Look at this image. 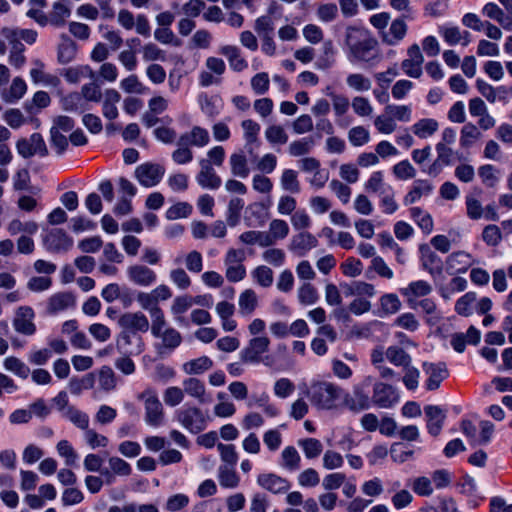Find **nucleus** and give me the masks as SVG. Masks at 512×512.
<instances>
[{
  "instance_id": "nucleus-1",
  "label": "nucleus",
  "mask_w": 512,
  "mask_h": 512,
  "mask_svg": "<svg viewBox=\"0 0 512 512\" xmlns=\"http://www.w3.org/2000/svg\"><path fill=\"white\" fill-rule=\"evenodd\" d=\"M345 44L350 57L355 61L373 63L379 59L377 41L365 29L348 27L345 32Z\"/></svg>"
},
{
  "instance_id": "nucleus-2",
  "label": "nucleus",
  "mask_w": 512,
  "mask_h": 512,
  "mask_svg": "<svg viewBox=\"0 0 512 512\" xmlns=\"http://www.w3.org/2000/svg\"><path fill=\"white\" fill-rule=\"evenodd\" d=\"M307 396L311 404L317 409L332 410L341 405L343 389L334 383L320 381L309 387Z\"/></svg>"
},
{
  "instance_id": "nucleus-3",
  "label": "nucleus",
  "mask_w": 512,
  "mask_h": 512,
  "mask_svg": "<svg viewBox=\"0 0 512 512\" xmlns=\"http://www.w3.org/2000/svg\"><path fill=\"white\" fill-rule=\"evenodd\" d=\"M151 334L161 340L159 343L154 344L155 351L160 358L170 355L182 343L180 332L173 327L167 326L165 317L151 323Z\"/></svg>"
},
{
  "instance_id": "nucleus-4",
  "label": "nucleus",
  "mask_w": 512,
  "mask_h": 512,
  "mask_svg": "<svg viewBox=\"0 0 512 512\" xmlns=\"http://www.w3.org/2000/svg\"><path fill=\"white\" fill-rule=\"evenodd\" d=\"M175 419L190 433L198 434L206 429L209 417L196 406H185L175 412Z\"/></svg>"
},
{
  "instance_id": "nucleus-5",
  "label": "nucleus",
  "mask_w": 512,
  "mask_h": 512,
  "mask_svg": "<svg viewBox=\"0 0 512 512\" xmlns=\"http://www.w3.org/2000/svg\"><path fill=\"white\" fill-rule=\"evenodd\" d=\"M270 339L267 336L251 338L247 345L240 351L239 357L244 364H259L264 362L262 355L269 350Z\"/></svg>"
},
{
  "instance_id": "nucleus-6",
  "label": "nucleus",
  "mask_w": 512,
  "mask_h": 512,
  "mask_svg": "<svg viewBox=\"0 0 512 512\" xmlns=\"http://www.w3.org/2000/svg\"><path fill=\"white\" fill-rule=\"evenodd\" d=\"M245 252L242 249H229L225 256L226 278L230 282H239L246 276V268L242 264L245 260Z\"/></svg>"
},
{
  "instance_id": "nucleus-7",
  "label": "nucleus",
  "mask_w": 512,
  "mask_h": 512,
  "mask_svg": "<svg viewBox=\"0 0 512 512\" xmlns=\"http://www.w3.org/2000/svg\"><path fill=\"white\" fill-rule=\"evenodd\" d=\"M165 168L157 163L146 162L136 167L134 176L140 185L150 188L156 186L163 178Z\"/></svg>"
},
{
  "instance_id": "nucleus-8",
  "label": "nucleus",
  "mask_w": 512,
  "mask_h": 512,
  "mask_svg": "<svg viewBox=\"0 0 512 512\" xmlns=\"http://www.w3.org/2000/svg\"><path fill=\"white\" fill-rule=\"evenodd\" d=\"M372 404L379 408H392L399 402L400 396L396 388L384 382L373 384Z\"/></svg>"
},
{
  "instance_id": "nucleus-9",
  "label": "nucleus",
  "mask_w": 512,
  "mask_h": 512,
  "mask_svg": "<svg viewBox=\"0 0 512 512\" xmlns=\"http://www.w3.org/2000/svg\"><path fill=\"white\" fill-rule=\"evenodd\" d=\"M139 398L145 400V421L148 425L159 426L163 422V406L156 393L151 390L144 391Z\"/></svg>"
},
{
  "instance_id": "nucleus-10",
  "label": "nucleus",
  "mask_w": 512,
  "mask_h": 512,
  "mask_svg": "<svg viewBox=\"0 0 512 512\" xmlns=\"http://www.w3.org/2000/svg\"><path fill=\"white\" fill-rule=\"evenodd\" d=\"M17 152L23 158H30L35 154L46 156L48 150L43 137L39 133H33L29 138H21L16 143Z\"/></svg>"
},
{
  "instance_id": "nucleus-11",
  "label": "nucleus",
  "mask_w": 512,
  "mask_h": 512,
  "mask_svg": "<svg viewBox=\"0 0 512 512\" xmlns=\"http://www.w3.org/2000/svg\"><path fill=\"white\" fill-rule=\"evenodd\" d=\"M43 244L49 252L61 253L73 246V239L64 230L54 228L44 236Z\"/></svg>"
},
{
  "instance_id": "nucleus-12",
  "label": "nucleus",
  "mask_w": 512,
  "mask_h": 512,
  "mask_svg": "<svg viewBox=\"0 0 512 512\" xmlns=\"http://www.w3.org/2000/svg\"><path fill=\"white\" fill-rule=\"evenodd\" d=\"M118 324L123 330H128L134 334L146 333L151 326L146 315L140 311L127 312L120 316Z\"/></svg>"
},
{
  "instance_id": "nucleus-13",
  "label": "nucleus",
  "mask_w": 512,
  "mask_h": 512,
  "mask_svg": "<svg viewBox=\"0 0 512 512\" xmlns=\"http://www.w3.org/2000/svg\"><path fill=\"white\" fill-rule=\"evenodd\" d=\"M408 58L401 62V69L411 78H420L424 57L418 44L411 45L407 50Z\"/></svg>"
},
{
  "instance_id": "nucleus-14",
  "label": "nucleus",
  "mask_w": 512,
  "mask_h": 512,
  "mask_svg": "<svg viewBox=\"0 0 512 512\" xmlns=\"http://www.w3.org/2000/svg\"><path fill=\"white\" fill-rule=\"evenodd\" d=\"M35 313L29 306H20L13 319L14 329L23 335L31 336L36 332V325L33 320Z\"/></svg>"
},
{
  "instance_id": "nucleus-15",
  "label": "nucleus",
  "mask_w": 512,
  "mask_h": 512,
  "mask_svg": "<svg viewBox=\"0 0 512 512\" xmlns=\"http://www.w3.org/2000/svg\"><path fill=\"white\" fill-rule=\"evenodd\" d=\"M422 367L424 373L428 376L426 381V388L429 391L438 389L441 382L445 380L449 375L447 366L444 362H424Z\"/></svg>"
},
{
  "instance_id": "nucleus-16",
  "label": "nucleus",
  "mask_w": 512,
  "mask_h": 512,
  "mask_svg": "<svg viewBox=\"0 0 512 512\" xmlns=\"http://www.w3.org/2000/svg\"><path fill=\"white\" fill-rule=\"evenodd\" d=\"M419 252L422 268L434 278L441 276L443 273L442 259L427 244H421Z\"/></svg>"
},
{
  "instance_id": "nucleus-17",
  "label": "nucleus",
  "mask_w": 512,
  "mask_h": 512,
  "mask_svg": "<svg viewBox=\"0 0 512 512\" xmlns=\"http://www.w3.org/2000/svg\"><path fill=\"white\" fill-rule=\"evenodd\" d=\"M200 171L196 175L197 183L204 189L216 190L221 184L222 180L217 175L215 169L210 165V161L203 158L199 160Z\"/></svg>"
},
{
  "instance_id": "nucleus-18",
  "label": "nucleus",
  "mask_w": 512,
  "mask_h": 512,
  "mask_svg": "<svg viewBox=\"0 0 512 512\" xmlns=\"http://www.w3.org/2000/svg\"><path fill=\"white\" fill-rule=\"evenodd\" d=\"M127 276L135 285L149 287L157 281V274L143 264H134L127 268Z\"/></svg>"
},
{
  "instance_id": "nucleus-19",
  "label": "nucleus",
  "mask_w": 512,
  "mask_h": 512,
  "mask_svg": "<svg viewBox=\"0 0 512 512\" xmlns=\"http://www.w3.org/2000/svg\"><path fill=\"white\" fill-rule=\"evenodd\" d=\"M241 127L243 129V137L245 139V149L249 156L254 159L257 157L255 149L260 146L259 132L261 127L252 119L243 120L241 122Z\"/></svg>"
},
{
  "instance_id": "nucleus-20",
  "label": "nucleus",
  "mask_w": 512,
  "mask_h": 512,
  "mask_svg": "<svg viewBox=\"0 0 512 512\" xmlns=\"http://www.w3.org/2000/svg\"><path fill=\"white\" fill-rule=\"evenodd\" d=\"M404 17L394 19L388 30L381 32V40L388 46L398 45L406 36L408 26Z\"/></svg>"
},
{
  "instance_id": "nucleus-21",
  "label": "nucleus",
  "mask_w": 512,
  "mask_h": 512,
  "mask_svg": "<svg viewBox=\"0 0 512 512\" xmlns=\"http://www.w3.org/2000/svg\"><path fill=\"white\" fill-rule=\"evenodd\" d=\"M257 484L273 494L285 493L290 488V482L275 473L259 474Z\"/></svg>"
},
{
  "instance_id": "nucleus-22",
  "label": "nucleus",
  "mask_w": 512,
  "mask_h": 512,
  "mask_svg": "<svg viewBox=\"0 0 512 512\" xmlns=\"http://www.w3.org/2000/svg\"><path fill=\"white\" fill-rule=\"evenodd\" d=\"M435 148L437 152L436 160L427 169L422 170L424 173L433 177L441 173L443 166L451 165L454 155V151L443 143H437Z\"/></svg>"
},
{
  "instance_id": "nucleus-23",
  "label": "nucleus",
  "mask_w": 512,
  "mask_h": 512,
  "mask_svg": "<svg viewBox=\"0 0 512 512\" xmlns=\"http://www.w3.org/2000/svg\"><path fill=\"white\" fill-rule=\"evenodd\" d=\"M427 417V430L432 436H438L446 419L445 411L437 405H427L424 408Z\"/></svg>"
},
{
  "instance_id": "nucleus-24",
  "label": "nucleus",
  "mask_w": 512,
  "mask_h": 512,
  "mask_svg": "<svg viewBox=\"0 0 512 512\" xmlns=\"http://www.w3.org/2000/svg\"><path fill=\"white\" fill-rule=\"evenodd\" d=\"M136 300L142 309L148 311L151 317V323L165 317L163 310L159 307L152 292H139L136 296Z\"/></svg>"
},
{
  "instance_id": "nucleus-25",
  "label": "nucleus",
  "mask_w": 512,
  "mask_h": 512,
  "mask_svg": "<svg viewBox=\"0 0 512 512\" xmlns=\"http://www.w3.org/2000/svg\"><path fill=\"white\" fill-rule=\"evenodd\" d=\"M318 245V240L309 232H300L291 239L289 249L298 256H304Z\"/></svg>"
},
{
  "instance_id": "nucleus-26",
  "label": "nucleus",
  "mask_w": 512,
  "mask_h": 512,
  "mask_svg": "<svg viewBox=\"0 0 512 512\" xmlns=\"http://www.w3.org/2000/svg\"><path fill=\"white\" fill-rule=\"evenodd\" d=\"M471 255L464 251L450 254L446 259V272L449 275L465 273L470 266Z\"/></svg>"
},
{
  "instance_id": "nucleus-27",
  "label": "nucleus",
  "mask_w": 512,
  "mask_h": 512,
  "mask_svg": "<svg viewBox=\"0 0 512 512\" xmlns=\"http://www.w3.org/2000/svg\"><path fill=\"white\" fill-rule=\"evenodd\" d=\"M75 306V297L70 292L55 293L48 299L47 311L56 314L60 311Z\"/></svg>"
},
{
  "instance_id": "nucleus-28",
  "label": "nucleus",
  "mask_w": 512,
  "mask_h": 512,
  "mask_svg": "<svg viewBox=\"0 0 512 512\" xmlns=\"http://www.w3.org/2000/svg\"><path fill=\"white\" fill-rule=\"evenodd\" d=\"M183 143H187L190 147H204L210 142V135L207 129L201 126H193L189 132H185L179 136Z\"/></svg>"
},
{
  "instance_id": "nucleus-29",
  "label": "nucleus",
  "mask_w": 512,
  "mask_h": 512,
  "mask_svg": "<svg viewBox=\"0 0 512 512\" xmlns=\"http://www.w3.org/2000/svg\"><path fill=\"white\" fill-rule=\"evenodd\" d=\"M118 347L124 349L125 353L138 355L143 351L142 338L128 330H123L120 334Z\"/></svg>"
},
{
  "instance_id": "nucleus-30",
  "label": "nucleus",
  "mask_w": 512,
  "mask_h": 512,
  "mask_svg": "<svg viewBox=\"0 0 512 512\" xmlns=\"http://www.w3.org/2000/svg\"><path fill=\"white\" fill-rule=\"evenodd\" d=\"M121 99L120 93L115 89H106L103 96L102 114L108 120L118 117L117 104Z\"/></svg>"
},
{
  "instance_id": "nucleus-31",
  "label": "nucleus",
  "mask_w": 512,
  "mask_h": 512,
  "mask_svg": "<svg viewBox=\"0 0 512 512\" xmlns=\"http://www.w3.org/2000/svg\"><path fill=\"white\" fill-rule=\"evenodd\" d=\"M220 53L228 59L229 65L234 71L241 72L248 67L247 61L241 56L237 46L225 45L221 47Z\"/></svg>"
},
{
  "instance_id": "nucleus-32",
  "label": "nucleus",
  "mask_w": 512,
  "mask_h": 512,
  "mask_svg": "<svg viewBox=\"0 0 512 512\" xmlns=\"http://www.w3.org/2000/svg\"><path fill=\"white\" fill-rule=\"evenodd\" d=\"M482 12L484 15L497 21L505 30H512V16H508L504 11L495 3H487Z\"/></svg>"
},
{
  "instance_id": "nucleus-33",
  "label": "nucleus",
  "mask_w": 512,
  "mask_h": 512,
  "mask_svg": "<svg viewBox=\"0 0 512 512\" xmlns=\"http://www.w3.org/2000/svg\"><path fill=\"white\" fill-rule=\"evenodd\" d=\"M70 15L71 9L67 5L66 0H59L53 4L52 11L49 13V24L61 27Z\"/></svg>"
},
{
  "instance_id": "nucleus-34",
  "label": "nucleus",
  "mask_w": 512,
  "mask_h": 512,
  "mask_svg": "<svg viewBox=\"0 0 512 512\" xmlns=\"http://www.w3.org/2000/svg\"><path fill=\"white\" fill-rule=\"evenodd\" d=\"M229 163L233 176L240 178H247L249 176L250 169L248 166V159L244 154V151H238L231 154Z\"/></svg>"
},
{
  "instance_id": "nucleus-35",
  "label": "nucleus",
  "mask_w": 512,
  "mask_h": 512,
  "mask_svg": "<svg viewBox=\"0 0 512 512\" xmlns=\"http://www.w3.org/2000/svg\"><path fill=\"white\" fill-rule=\"evenodd\" d=\"M372 384V377L368 376L364 379V381L358 385H355L353 388L352 395L354 396L356 402L359 404L360 408L363 410L369 409L372 404V397L369 396L368 388Z\"/></svg>"
},
{
  "instance_id": "nucleus-36",
  "label": "nucleus",
  "mask_w": 512,
  "mask_h": 512,
  "mask_svg": "<svg viewBox=\"0 0 512 512\" xmlns=\"http://www.w3.org/2000/svg\"><path fill=\"white\" fill-rule=\"evenodd\" d=\"M193 306L192 296L181 295L175 297L171 305V313L174 315L178 324H186L185 318L182 316Z\"/></svg>"
},
{
  "instance_id": "nucleus-37",
  "label": "nucleus",
  "mask_w": 512,
  "mask_h": 512,
  "mask_svg": "<svg viewBox=\"0 0 512 512\" xmlns=\"http://www.w3.org/2000/svg\"><path fill=\"white\" fill-rule=\"evenodd\" d=\"M218 481L224 488L234 489L240 483V477L235 471L234 467L228 465H221L218 468Z\"/></svg>"
},
{
  "instance_id": "nucleus-38",
  "label": "nucleus",
  "mask_w": 512,
  "mask_h": 512,
  "mask_svg": "<svg viewBox=\"0 0 512 512\" xmlns=\"http://www.w3.org/2000/svg\"><path fill=\"white\" fill-rule=\"evenodd\" d=\"M238 304L241 315H251L258 305V299L255 291L252 289L244 290L239 296Z\"/></svg>"
},
{
  "instance_id": "nucleus-39",
  "label": "nucleus",
  "mask_w": 512,
  "mask_h": 512,
  "mask_svg": "<svg viewBox=\"0 0 512 512\" xmlns=\"http://www.w3.org/2000/svg\"><path fill=\"white\" fill-rule=\"evenodd\" d=\"M26 90L25 81L20 77H16L13 79L9 89L2 93V99L7 103H14L24 96Z\"/></svg>"
},
{
  "instance_id": "nucleus-40",
  "label": "nucleus",
  "mask_w": 512,
  "mask_h": 512,
  "mask_svg": "<svg viewBox=\"0 0 512 512\" xmlns=\"http://www.w3.org/2000/svg\"><path fill=\"white\" fill-rule=\"evenodd\" d=\"M438 128L439 124L435 119L423 118L412 126V131L417 137L426 139L432 136Z\"/></svg>"
},
{
  "instance_id": "nucleus-41",
  "label": "nucleus",
  "mask_w": 512,
  "mask_h": 512,
  "mask_svg": "<svg viewBox=\"0 0 512 512\" xmlns=\"http://www.w3.org/2000/svg\"><path fill=\"white\" fill-rule=\"evenodd\" d=\"M301 457L293 446H287L281 453L280 465L286 470L296 471L300 468Z\"/></svg>"
},
{
  "instance_id": "nucleus-42",
  "label": "nucleus",
  "mask_w": 512,
  "mask_h": 512,
  "mask_svg": "<svg viewBox=\"0 0 512 512\" xmlns=\"http://www.w3.org/2000/svg\"><path fill=\"white\" fill-rule=\"evenodd\" d=\"M212 366L213 361L208 356H201L184 363L183 370L186 374L197 375L209 370Z\"/></svg>"
},
{
  "instance_id": "nucleus-43",
  "label": "nucleus",
  "mask_w": 512,
  "mask_h": 512,
  "mask_svg": "<svg viewBox=\"0 0 512 512\" xmlns=\"http://www.w3.org/2000/svg\"><path fill=\"white\" fill-rule=\"evenodd\" d=\"M386 358L395 366H402L407 368L410 366L411 357L410 355L399 346H390L385 351Z\"/></svg>"
},
{
  "instance_id": "nucleus-44",
  "label": "nucleus",
  "mask_w": 512,
  "mask_h": 512,
  "mask_svg": "<svg viewBox=\"0 0 512 512\" xmlns=\"http://www.w3.org/2000/svg\"><path fill=\"white\" fill-rule=\"evenodd\" d=\"M481 137L482 134L476 125L466 123L460 132V145L462 148L468 149Z\"/></svg>"
},
{
  "instance_id": "nucleus-45",
  "label": "nucleus",
  "mask_w": 512,
  "mask_h": 512,
  "mask_svg": "<svg viewBox=\"0 0 512 512\" xmlns=\"http://www.w3.org/2000/svg\"><path fill=\"white\" fill-rule=\"evenodd\" d=\"M183 390L184 393H187L189 396L196 398L200 403L206 402L204 399L205 395V385L204 383L197 378H188L183 381Z\"/></svg>"
},
{
  "instance_id": "nucleus-46",
  "label": "nucleus",
  "mask_w": 512,
  "mask_h": 512,
  "mask_svg": "<svg viewBox=\"0 0 512 512\" xmlns=\"http://www.w3.org/2000/svg\"><path fill=\"white\" fill-rule=\"evenodd\" d=\"M390 187V185L385 183L384 174L382 171L373 172L364 185L366 192L378 194L379 196L385 192V188Z\"/></svg>"
},
{
  "instance_id": "nucleus-47",
  "label": "nucleus",
  "mask_w": 512,
  "mask_h": 512,
  "mask_svg": "<svg viewBox=\"0 0 512 512\" xmlns=\"http://www.w3.org/2000/svg\"><path fill=\"white\" fill-rule=\"evenodd\" d=\"M410 215L425 234H430L432 232L434 225L433 219L429 213L419 207H412L410 209Z\"/></svg>"
},
{
  "instance_id": "nucleus-48",
  "label": "nucleus",
  "mask_w": 512,
  "mask_h": 512,
  "mask_svg": "<svg viewBox=\"0 0 512 512\" xmlns=\"http://www.w3.org/2000/svg\"><path fill=\"white\" fill-rule=\"evenodd\" d=\"M94 384V375L92 373H87L81 378L72 377L69 381L68 387L73 395H80L82 391L93 388Z\"/></svg>"
},
{
  "instance_id": "nucleus-49",
  "label": "nucleus",
  "mask_w": 512,
  "mask_h": 512,
  "mask_svg": "<svg viewBox=\"0 0 512 512\" xmlns=\"http://www.w3.org/2000/svg\"><path fill=\"white\" fill-rule=\"evenodd\" d=\"M72 424L81 430H87L89 427V416L85 412L77 409L74 406H70L64 411V415Z\"/></svg>"
},
{
  "instance_id": "nucleus-50",
  "label": "nucleus",
  "mask_w": 512,
  "mask_h": 512,
  "mask_svg": "<svg viewBox=\"0 0 512 512\" xmlns=\"http://www.w3.org/2000/svg\"><path fill=\"white\" fill-rule=\"evenodd\" d=\"M76 44L67 36H62V42L58 47V60L62 64L71 62L76 55Z\"/></svg>"
},
{
  "instance_id": "nucleus-51",
  "label": "nucleus",
  "mask_w": 512,
  "mask_h": 512,
  "mask_svg": "<svg viewBox=\"0 0 512 512\" xmlns=\"http://www.w3.org/2000/svg\"><path fill=\"white\" fill-rule=\"evenodd\" d=\"M61 105L63 110L69 112L82 113L85 108V101L82 95L78 92H73L61 99Z\"/></svg>"
},
{
  "instance_id": "nucleus-52",
  "label": "nucleus",
  "mask_w": 512,
  "mask_h": 512,
  "mask_svg": "<svg viewBox=\"0 0 512 512\" xmlns=\"http://www.w3.org/2000/svg\"><path fill=\"white\" fill-rule=\"evenodd\" d=\"M172 160L178 165L188 164L193 160V152L187 143L177 139V149L172 152Z\"/></svg>"
},
{
  "instance_id": "nucleus-53",
  "label": "nucleus",
  "mask_w": 512,
  "mask_h": 512,
  "mask_svg": "<svg viewBox=\"0 0 512 512\" xmlns=\"http://www.w3.org/2000/svg\"><path fill=\"white\" fill-rule=\"evenodd\" d=\"M4 367L22 379H26L30 374V368L17 357H7L4 360Z\"/></svg>"
},
{
  "instance_id": "nucleus-54",
  "label": "nucleus",
  "mask_w": 512,
  "mask_h": 512,
  "mask_svg": "<svg viewBox=\"0 0 512 512\" xmlns=\"http://www.w3.org/2000/svg\"><path fill=\"white\" fill-rule=\"evenodd\" d=\"M298 445L308 459L317 458L323 450L322 443L316 438H306L298 441Z\"/></svg>"
},
{
  "instance_id": "nucleus-55",
  "label": "nucleus",
  "mask_w": 512,
  "mask_h": 512,
  "mask_svg": "<svg viewBox=\"0 0 512 512\" xmlns=\"http://www.w3.org/2000/svg\"><path fill=\"white\" fill-rule=\"evenodd\" d=\"M476 301L475 292H467L461 296L455 303V311L464 317L472 315V306Z\"/></svg>"
},
{
  "instance_id": "nucleus-56",
  "label": "nucleus",
  "mask_w": 512,
  "mask_h": 512,
  "mask_svg": "<svg viewBox=\"0 0 512 512\" xmlns=\"http://www.w3.org/2000/svg\"><path fill=\"white\" fill-rule=\"evenodd\" d=\"M281 186L285 191L297 194L300 192V183L297 178V172L292 169H286L281 175Z\"/></svg>"
},
{
  "instance_id": "nucleus-57",
  "label": "nucleus",
  "mask_w": 512,
  "mask_h": 512,
  "mask_svg": "<svg viewBox=\"0 0 512 512\" xmlns=\"http://www.w3.org/2000/svg\"><path fill=\"white\" fill-rule=\"evenodd\" d=\"M313 146V137H305L291 142L288 147V151L291 156L298 157L309 153Z\"/></svg>"
},
{
  "instance_id": "nucleus-58",
  "label": "nucleus",
  "mask_w": 512,
  "mask_h": 512,
  "mask_svg": "<svg viewBox=\"0 0 512 512\" xmlns=\"http://www.w3.org/2000/svg\"><path fill=\"white\" fill-rule=\"evenodd\" d=\"M80 94L84 101L98 103L102 100L104 93H102L100 85L96 81L84 84L81 87Z\"/></svg>"
},
{
  "instance_id": "nucleus-59",
  "label": "nucleus",
  "mask_w": 512,
  "mask_h": 512,
  "mask_svg": "<svg viewBox=\"0 0 512 512\" xmlns=\"http://www.w3.org/2000/svg\"><path fill=\"white\" fill-rule=\"evenodd\" d=\"M401 301L394 293H387L380 298V307L384 314H395L401 308Z\"/></svg>"
},
{
  "instance_id": "nucleus-60",
  "label": "nucleus",
  "mask_w": 512,
  "mask_h": 512,
  "mask_svg": "<svg viewBox=\"0 0 512 512\" xmlns=\"http://www.w3.org/2000/svg\"><path fill=\"white\" fill-rule=\"evenodd\" d=\"M385 112L390 115L393 120L401 122H409L412 116L411 107L408 105H387Z\"/></svg>"
},
{
  "instance_id": "nucleus-61",
  "label": "nucleus",
  "mask_w": 512,
  "mask_h": 512,
  "mask_svg": "<svg viewBox=\"0 0 512 512\" xmlns=\"http://www.w3.org/2000/svg\"><path fill=\"white\" fill-rule=\"evenodd\" d=\"M243 207L244 202L240 198H232L229 201L226 218L229 226L234 227L238 224Z\"/></svg>"
},
{
  "instance_id": "nucleus-62",
  "label": "nucleus",
  "mask_w": 512,
  "mask_h": 512,
  "mask_svg": "<svg viewBox=\"0 0 512 512\" xmlns=\"http://www.w3.org/2000/svg\"><path fill=\"white\" fill-rule=\"evenodd\" d=\"M348 139L355 147L363 146L370 141V133L365 127L356 126L349 130Z\"/></svg>"
},
{
  "instance_id": "nucleus-63",
  "label": "nucleus",
  "mask_w": 512,
  "mask_h": 512,
  "mask_svg": "<svg viewBox=\"0 0 512 512\" xmlns=\"http://www.w3.org/2000/svg\"><path fill=\"white\" fill-rule=\"evenodd\" d=\"M265 137L271 144H285L288 141V135L280 125H270L267 127Z\"/></svg>"
},
{
  "instance_id": "nucleus-64",
  "label": "nucleus",
  "mask_w": 512,
  "mask_h": 512,
  "mask_svg": "<svg viewBox=\"0 0 512 512\" xmlns=\"http://www.w3.org/2000/svg\"><path fill=\"white\" fill-rule=\"evenodd\" d=\"M380 205L385 214H393L398 210V204L395 201V191L393 187L385 188V192L380 196Z\"/></svg>"
}]
</instances>
